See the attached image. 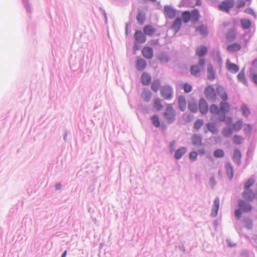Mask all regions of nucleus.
<instances>
[{
	"mask_svg": "<svg viewBox=\"0 0 257 257\" xmlns=\"http://www.w3.org/2000/svg\"><path fill=\"white\" fill-rule=\"evenodd\" d=\"M205 63L206 60L204 58H200L198 64L191 66L190 69L191 74L194 76H198L201 71L203 70Z\"/></svg>",
	"mask_w": 257,
	"mask_h": 257,
	"instance_id": "1",
	"label": "nucleus"
},
{
	"mask_svg": "<svg viewBox=\"0 0 257 257\" xmlns=\"http://www.w3.org/2000/svg\"><path fill=\"white\" fill-rule=\"evenodd\" d=\"M175 111L172 107L171 105H169L167 107L164 113V117L165 119L166 120L167 122L171 123L173 121V120L175 119Z\"/></svg>",
	"mask_w": 257,
	"mask_h": 257,
	"instance_id": "2",
	"label": "nucleus"
},
{
	"mask_svg": "<svg viewBox=\"0 0 257 257\" xmlns=\"http://www.w3.org/2000/svg\"><path fill=\"white\" fill-rule=\"evenodd\" d=\"M234 4L233 0H225L218 5V8L221 11L228 13L234 6Z\"/></svg>",
	"mask_w": 257,
	"mask_h": 257,
	"instance_id": "3",
	"label": "nucleus"
},
{
	"mask_svg": "<svg viewBox=\"0 0 257 257\" xmlns=\"http://www.w3.org/2000/svg\"><path fill=\"white\" fill-rule=\"evenodd\" d=\"M173 92L172 88L169 85L163 86L160 90L161 94L165 99H171L173 95Z\"/></svg>",
	"mask_w": 257,
	"mask_h": 257,
	"instance_id": "4",
	"label": "nucleus"
},
{
	"mask_svg": "<svg viewBox=\"0 0 257 257\" xmlns=\"http://www.w3.org/2000/svg\"><path fill=\"white\" fill-rule=\"evenodd\" d=\"M204 95L209 100H215L216 93L215 89L211 85L207 86L204 89Z\"/></svg>",
	"mask_w": 257,
	"mask_h": 257,
	"instance_id": "5",
	"label": "nucleus"
},
{
	"mask_svg": "<svg viewBox=\"0 0 257 257\" xmlns=\"http://www.w3.org/2000/svg\"><path fill=\"white\" fill-rule=\"evenodd\" d=\"M164 11L165 17L170 19L174 18L176 15V11L171 6H165Z\"/></svg>",
	"mask_w": 257,
	"mask_h": 257,
	"instance_id": "6",
	"label": "nucleus"
},
{
	"mask_svg": "<svg viewBox=\"0 0 257 257\" xmlns=\"http://www.w3.org/2000/svg\"><path fill=\"white\" fill-rule=\"evenodd\" d=\"M202 114H206L208 110V106L207 102L204 98L199 100L198 109Z\"/></svg>",
	"mask_w": 257,
	"mask_h": 257,
	"instance_id": "7",
	"label": "nucleus"
},
{
	"mask_svg": "<svg viewBox=\"0 0 257 257\" xmlns=\"http://www.w3.org/2000/svg\"><path fill=\"white\" fill-rule=\"evenodd\" d=\"M238 206L242 211L245 212H250L252 209L251 205L242 199L239 200Z\"/></svg>",
	"mask_w": 257,
	"mask_h": 257,
	"instance_id": "8",
	"label": "nucleus"
},
{
	"mask_svg": "<svg viewBox=\"0 0 257 257\" xmlns=\"http://www.w3.org/2000/svg\"><path fill=\"white\" fill-rule=\"evenodd\" d=\"M242 196L245 201H251L254 199L255 195L251 189H244Z\"/></svg>",
	"mask_w": 257,
	"mask_h": 257,
	"instance_id": "9",
	"label": "nucleus"
},
{
	"mask_svg": "<svg viewBox=\"0 0 257 257\" xmlns=\"http://www.w3.org/2000/svg\"><path fill=\"white\" fill-rule=\"evenodd\" d=\"M142 53L143 56L148 59H151L153 56V51L150 47H145L143 48Z\"/></svg>",
	"mask_w": 257,
	"mask_h": 257,
	"instance_id": "10",
	"label": "nucleus"
},
{
	"mask_svg": "<svg viewBox=\"0 0 257 257\" xmlns=\"http://www.w3.org/2000/svg\"><path fill=\"white\" fill-rule=\"evenodd\" d=\"M134 37L136 41L139 43H144L146 41L145 35L139 30H137L135 32Z\"/></svg>",
	"mask_w": 257,
	"mask_h": 257,
	"instance_id": "11",
	"label": "nucleus"
},
{
	"mask_svg": "<svg viewBox=\"0 0 257 257\" xmlns=\"http://www.w3.org/2000/svg\"><path fill=\"white\" fill-rule=\"evenodd\" d=\"M226 67L227 70L231 73H235L239 71L238 66L234 63H232L229 60L226 61Z\"/></svg>",
	"mask_w": 257,
	"mask_h": 257,
	"instance_id": "12",
	"label": "nucleus"
},
{
	"mask_svg": "<svg viewBox=\"0 0 257 257\" xmlns=\"http://www.w3.org/2000/svg\"><path fill=\"white\" fill-rule=\"evenodd\" d=\"M207 79L210 81H213L215 78L213 67L212 64H208L207 69Z\"/></svg>",
	"mask_w": 257,
	"mask_h": 257,
	"instance_id": "13",
	"label": "nucleus"
},
{
	"mask_svg": "<svg viewBox=\"0 0 257 257\" xmlns=\"http://www.w3.org/2000/svg\"><path fill=\"white\" fill-rule=\"evenodd\" d=\"M241 48V45L237 43H233L228 45L226 47V50L228 52L233 53L236 51H239Z\"/></svg>",
	"mask_w": 257,
	"mask_h": 257,
	"instance_id": "14",
	"label": "nucleus"
},
{
	"mask_svg": "<svg viewBox=\"0 0 257 257\" xmlns=\"http://www.w3.org/2000/svg\"><path fill=\"white\" fill-rule=\"evenodd\" d=\"M216 91L218 94L223 101H226L228 99L227 94L222 86L220 85L217 86Z\"/></svg>",
	"mask_w": 257,
	"mask_h": 257,
	"instance_id": "15",
	"label": "nucleus"
},
{
	"mask_svg": "<svg viewBox=\"0 0 257 257\" xmlns=\"http://www.w3.org/2000/svg\"><path fill=\"white\" fill-rule=\"evenodd\" d=\"M188 107L189 110L192 112H196L198 110V105L194 98H192L188 102Z\"/></svg>",
	"mask_w": 257,
	"mask_h": 257,
	"instance_id": "16",
	"label": "nucleus"
},
{
	"mask_svg": "<svg viewBox=\"0 0 257 257\" xmlns=\"http://www.w3.org/2000/svg\"><path fill=\"white\" fill-rule=\"evenodd\" d=\"M220 111L223 113H227L229 111L230 106L229 104L226 101H222L219 104Z\"/></svg>",
	"mask_w": 257,
	"mask_h": 257,
	"instance_id": "17",
	"label": "nucleus"
},
{
	"mask_svg": "<svg viewBox=\"0 0 257 257\" xmlns=\"http://www.w3.org/2000/svg\"><path fill=\"white\" fill-rule=\"evenodd\" d=\"M181 24V19L180 18H177L173 23L171 28L176 33L180 30Z\"/></svg>",
	"mask_w": 257,
	"mask_h": 257,
	"instance_id": "18",
	"label": "nucleus"
},
{
	"mask_svg": "<svg viewBox=\"0 0 257 257\" xmlns=\"http://www.w3.org/2000/svg\"><path fill=\"white\" fill-rule=\"evenodd\" d=\"M207 52V48L205 46H200L196 49V54L199 57L205 55Z\"/></svg>",
	"mask_w": 257,
	"mask_h": 257,
	"instance_id": "19",
	"label": "nucleus"
},
{
	"mask_svg": "<svg viewBox=\"0 0 257 257\" xmlns=\"http://www.w3.org/2000/svg\"><path fill=\"white\" fill-rule=\"evenodd\" d=\"M225 170L228 178L231 180L233 177V169L230 163L227 162L225 166Z\"/></svg>",
	"mask_w": 257,
	"mask_h": 257,
	"instance_id": "20",
	"label": "nucleus"
},
{
	"mask_svg": "<svg viewBox=\"0 0 257 257\" xmlns=\"http://www.w3.org/2000/svg\"><path fill=\"white\" fill-rule=\"evenodd\" d=\"M141 80L142 84L144 85H148L151 82V77L147 73H144L141 76Z\"/></svg>",
	"mask_w": 257,
	"mask_h": 257,
	"instance_id": "21",
	"label": "nucleus"
},
{
	"mask_svg": "<svg viewBox=\"0 0 257 257\" xmlns=\"http://www.w3.org/2000/svg\"><path fill=\"white\" fill-rule=\"evenodd\" d=\"M144 33L148 36L153 35L156 31L155 28L151 25H147L143 29Z\"/></svg>",
	"mask_w": 257,
	"mask_h": 257,
	"instance_id": "22",
	"label": "nucleus"
},
{
	"mask_svg": "<svg viewBox=\"0 0 257 257\" xmlns=\"http://www.w3.org/2000/svg\"><path fill=\"white\" fill-rule=\"evenodd\" d=\"M191 141L193 145L195 146L198 147L202 145V139L197 135H194L192 137Z\"/></svg>",
	"mask_w": 257,
	"mask_h": 257,
	"instance_id": "23",
	"label": "nucleus"
},
{
	"mask_svg": "<svg viewBox=\"0 0 257 257\" xmlns=\"http://www.w3.org/2000/svg\"><path fill=\"white\" fill-rule=\"evenodd\" d=\"M196 32H198L200 35L205 36L208 33L207 28L204 24H201L198 27L196 28Z\"/></svg>",
	"mask_w": 257,
	"mask_h": 257,
	"instance_id": "24",
	"label": "nucleus"
},
{
	"mask_svg": "<svg viewBox=\"0 0 257 257\" xmlns=\"http://www.w3.org/2000/svg\"><path fill=\"white\" fill-rule=\"evenodd\" d=\"M237 78L238 81L241 82L245 85H247V81L245 78L244 70L242 69L237 74Z\"/></svg>",
	"mask_w": 257,
	"mask_h": 257,
	"instance_id": "25",
	"label": "nucleus"
},
{
	"mask_svg": "<svg viewBox=\"0 0 257 257\" xmlns=\"http://www.w3.org/2000/svg\"><path fill=\"white\" fill-rule=\"evenodd\" d=\"M191 13V20L192 23L197 22L200 18L199 13L198 10H194Z\"/></svg>",
	"mask_w": 257,
	"mask_h": 257,
	"instance_id": "26",
	"label": "nucleus"
},
{
	"mask_svg": "<svg viewBox=\"0 0 257 257\" xmlns=\"http://www.w3.org/2000/svg\"><path fill=\"white\" fill-rule=\"evenodd\" d=\"M241 158V154L238 149H235L234 151L232 159L233 161L237 163L240 164Z\"/></svg>",
	"mask_w": 257,
	"mask_h": 257,
	"instance_id": "27",
	"label": "nucleus"
},
{
	"mask_svg": "<svg viewBox=\"0 0 257 257\" xmlns=\"http://www.w3.org/2000/svg\"><path fill=\"white\" fill-rule=\"evenodd\" d=\"M146 66V61L141 58H139L137 61L136 68L139 70H144Z\"/></svg>",
	"mask_w": 257,
	"mask_h": 257,
	"instance_id": "28",
	"label": "nucleus"
},
{
	"mask_svg": "<svg viewBox=\"0 0 257 257\" xmlns=\"http://www.w3.org/2000/svg\"><path fill=\"white\" fill-rule=\"evenodd\" d=\"M186 149L185 147H182L176 150L175 153V158L178 160L180 159L183 155L186 153Z\"/></svg>",
	"mask_w": 257,
	"mask_h": 257,
	"instance_id": "29",
	"label": "nucleus"
},
{
	"mask_svg": "<svg viewBox=\"0 0 257 257\" xmlns=\"http://www.w3.org/2000/svg\"><path fill=\"white\" fill-rule=\"evenodd\" d=\"M242 121L241 120H238L235 121L232 125V130L234 132L240 131L242 127Z\"/></svg>",
	"mask_w": 257,
	"mask_h": 257,
	"instance_id": "30",
	"label": "nucleus"
},
{
	"mask_svg": "<svg viewBox=\"0 0 257 257\" xmlns=\"http://www.w3.org/2000/svg\"><path fill=\"white\" fill-rule=\"evenodd\" d=\"M178 103L180 109L184 111L186 106V101L183 96H180L178 99Z\"/></svg>",
	"mask_w": 257,
	"mask_h": 257,
	"instance_id": "31",
	"label": "nucleus"
},
{
	"mask_svg": "<svg viewBox=\"0 0 257 257\" xmlns=\"http://www.w3.org/2000/svg\"><path fill=\"white\" fill-rule=\"evenodd\" d=\"M161 86V82L159 79L154 80L151 85V89L154 92H157Z\"/></svg>",
	"mask_w": 257,
	"mask_h": 257,
	"instance_id": "32",
	"label": "nucleus"
},
{
	"mask_svg": "<svg viewBox=\"0 0 257 257\" xmlns=\"http://www.w3.org/2000/svg\"><path fill=\"white\" fill-rule=\"evenodd\" d=\"M151 92L148 90L144 89L142 93V97L145 101H149L151 98Z\"/></svg>",
	"mask_w": 257,
	"mask_h": 257,
	"instance_id": "33",
	"label": "nucleus"
},
{
	"mask_svg": "<svg viewBox=\"0 0 257 257\" xmlns=\"http://www.w3.org/2000/svg\"><path fill=\"white\" fill-rule=\"evenodd\" d=\"M226 38L228 42L234 41L235 39V34L234 30H229L226 34Z\"/></svg>",
	"mask_w": 257,
	"mask_h": 257,
	"instance_id": "34",
	"label": "nucleus"
},
{
	"mask_svg": "<svg viewBox=\"0 0 257 257\" xmlns=\"http://www.w3.org/2000/svg\"><path fill=\"white\" fill-rule=\"evenodd\" d=\"M182 21L185 23H187L191 20V13L189 11H184L182 14Z\"/></svg>",
	"mask_w": 257,
	"mask_h": 257,
	"instance_id": "35",
	"label": "nucleus"
},
{
	"mask_svg": "<svg viewBox=\"0 0 257 257\" xmlns=\"http://www.w3.org/2000/svg\"><path fill=\"white\" fill-rule=\"evenodd\" d=\"M240 22L241 26L243 29H248L251 27V24L249 20L241 19Z\"/></svg>",
	"mask_w": 257,
	"mask_h": 257,
	"instance_id": "36",
	"label": "nucleus"
},
{
	"mask_svg": "<svg viewBox=\"0 0 257 257\" xmlns=\"http://www.w3.org/2000/svg\"><path fill=\"white\" fill-rule=\"evenodd\" d=\"M240 110L242 114L245 117L248 116L250 113V110L246 104H243L241 106Z\"/></svg>",
	"mask_w": 257,
	"mask_h": 257,
	"instance_id": "37",
	"label": "nucleus"
},
{
	"mask_svg": "<svg viewBox=\"0 0 257 257\" xmlns=\"http://www.w3.org/2000/svg\"><path fill=\"white\" fill-rule=\"evenodd\" d=\"M210 112L213 114H218L219 113L220 109L218 106L215 104H212L209 108Z\"/></svg>",
	"mask_w": 257,
	"mask_h": 257,
	"instance_id": "38",
	"label": "nucleus"
},
{
	"mask_svg": "<svg viewBox=\"0 0 257 257\" xmlns=\"http://www.w3.org/2000/svg\"><path fill=\"white\" fill-rule=\"evenodd\" d=\"M154 106L157 110H160L163 108L161 100L156 98L154 100Z\"/></svg>",
	"mask_w": 257,
	"mask_h": 257,
	"instance_id": "39",
	"label": "nucleus"
},
{
	"mask_svg": "<svg viewBox=\"0 0 257 257\" xmlns=\"http://www.w3.org/2000/svg\"><path fill=\"white\" fill-rule=\"evenodd\" d=\"M181 88L183 89L185 93H189L191 92L192 89V86L187 83H182L181 85Z\"/></svg>",
	"mask_w": 257,
	"mask_h": 257,
	"instance_id": "40",
	"label": "nucleus"
},
{
	"mask_svg": "<svg viewBox=\"0 0 257 257\" xmlns=\"http://www.w3.org/2000/svg\"><path fill=\"white\" fill-rule=\"evenodd\" d=\"M243 222L244 224V226L246 228L248 229L252 228L253 226V222L251 219H250L249 218H247L245 219H244Z\"/></svg>",
	"mask_w": 257,
	"mask_h": 257,
	"instance_id": "41",
	"label": "nucleus"
},
{
	"mask_svg": "<svg viewBox=\"0 0 257 257\" xmlns=\"http://www.w3.org/2000/svg\"><path fill=\"white\" fill-rule=\"evenodd\" d=\"M208 130L213 134H216L217 132V130L214 124L211 123H208L206 124Z\"/></svg>",
	"mask_w": 257,
	"mask_h": 257,
	"instance_id": "42",
	"label": "nucleus"
},
{
	"mask_svg": "<svg viewBox=\"0 0 257 257\" xmlns=\"http://www.w3.org/2000/svg\"><path fill=\"white\" fill-rule=\"evenodd\" d=\"M219 199L218 198H216L214 201L213 204V209L215 211V212L213 214V216H216L217 214V212L219 209Z\"/></svg>",
	"mask_w": 257,
	"mask_h": 257,
	"instance_id": "43",
	"label": "nucleus"
},
{
	"mask_svg": "<svg viewBox=\"0 0 257 257\" xmlns=\"http://www.w3.org/2000/svg\"><path fill=\"white\" fill-rule=\"evenodd\" d=\"M232 130L230 128H224L222 131V134L225 137H228L232 135Z\"/></svg>",
	"mask_w": 257,
	"mask_h": 257,
	"instance_id": "44",
	"label": "nucleus"
},
{
	"mask_svg": "<svg viewBox=\"0 0 257 257\" xmlns=\"http://www.w3.org/2000/svg\"><path fill=\"white\" fill-rule=\"evenodd\" d=\"M137 19L140 24H143L145 20V16L144 14L140 12L137 15Z\"/></svg>",
	"mask_w": 257,
	"mask_h": 257,
	"instance_id": "45",
	"label": "nucleus"
},
{
	"mask_svg": "<svg viewBox=\"0 0 257 257\" xmlns=\"http://www.w3.org/2000/svg\"><path fill=\"white\" fill-rule=\"evenodd\" d=\"M243 138L239 135H235L233 137V142L234 144L240 145L242 143Z\"/></svg>",
	"mask_w": 257,
	"mask_h": 257,
	"instance_id": "46",
	"label": "nucleus"
},
{
	"mask_svg": "<svg viewBox=\"0 0 257 257\" xmlns=\"http://www.w3.org/2000/svg\"><path fill=\"white\" fill-rule=\"evenodd\" d=\"M254 183V180L252 179H249L247 182L244 184V189H250V187Z\"/></svg>",
	"mask_w": 257,
	"mask_h": 257,
	"instance_id": "47",
	"label": "nucleus"
},
{
	"mask_svg": "<svg viewBox=\"0 0 257 257\" xmlns=\"http://www.w3.org/2000/svg\"><path fill=\"white\" fill-rule=\"evenodd\" d=\"M224 153L222 149H217L214 152V156L215 158H221L224 156Z\"/></svg>",
	"mask_w": 257,
	"mask_h": 257,
	"instance_id": "48",
	"label": "nucleus"
},
{
	"mask_svg": "<svg viewBox=\"0 0 257 257\" xmlns=\"http://www.w3.org/2000/svg\"><path fill=\"white\" fill-rule=\"evenodd\" d=\"M151 120L153 124L156 127H159L160 126V121L159 118L156 115H153L151 117Z\"/></svg>",
	"mask_w": 257,
	"mask_h": 257,
	"instance_id": "49",
	"label": "nucleus"
},
{
	"mask_svg": "<svg viewBox=\"0 0 257 257\" xmlns=\"http://www.w3.org/2000/svg\"><path fill=\"white\" fill-rule=\"evenodd\" d=\"M203 121L202 119H197L194 123V127L196 130L199 129L203 125Z\"/></svg>",
	"mask_w": 257,
	"mask_h": 257,
	"instance_id": "50",
	"label": "nucleus"
},
{
	"mask_svg": "<svg viewBox=\"0 0 257 257\" xmlns=\"http://www.w3.org/2000/svg\"><path fill=\"white\" fill-rule=\"evenodd\" d=\"M252 128L250 124H246L244 125V128H243V132L246 134H250L252 131Z\"/></svg>",
	"mask_w": 257,
	"mask_h": 257,
	"instance_id": "51",
	"label": "nucleus"
},
{
	"mask_svg": "<svg viewBox=\"0 0 257 257\" xmlns=\"http://www.w3.org/2000/svg\"><path fill=\"white\" fill-rule=\"evenodd\" d=\"M198 153L195 151H193L190 153L189 155V159L192 161H194L196 160L197 157Z\"/></svg>",
	"mask_w": 257,
	"mask_h": 257,
	"instance_id": "52",
	"label": "nucleus"
},
{
	"mask_svg": "<svg viewBox=\"0 0 257 257\" xmlns=\"http://www.w3.org/2000/svg\"><path fill=\"white\" fill-rule=\"evenodd\" d=\"M244 12L253 16L254 17H256L255 12H254L253 9L251 8L246 9L244 11Z\"/></svg>",
	"mask_w": 257,
	"mask_h": 257,
	"instance_id": "53",
	"label": "nucleus"
},
{
	"mask_svg": "<svg viewBox=\"0 0 257 257\" xmlns=\"http://www.w3.org/2000/svg\"><path fill=\"white\" fill-rule=\"evenodd\" d=\"M245 6V2L243 0H239L237 2L236 8L240 9L244 7Z\"/></svg>",
	"mask_w": 257,
	"mask_h": 257,
	"instance_id": "54",
	"label": "nucleus"
},
{
	"mask_svg": "<svg viewBox=\"0 0 257 257\" xmlns=\"http://www.w3.org/2000/svg\"><path fill=\"white\" fill-rule=\"evenodd\" d=\"M250 76L253 82L257 85V73H252Z\"/></svg>",
	"mask_w": 257,
	"mask_h": 257,
	"instance_id": "55",
	"label": "nucleus"
},
{
	"mask_svg": "<svg viewBox=\"0 0 257 257\" xmlns=\"http://www.w3.org/2000/svg\"><path fill=\"white\" fill-rule=\"evenodd\" d=\"M235 215L237 219H239L241 217V209H237L235 211Z\"/></svg>",
	"mask_w": 257,
	"mask_h": 257,
	"instance_id": "56",
	"label": "nucleus"
},
{
	"mask_svg": "<svg viewBox=\"0 0 257 257\" xmlns=\"http://www.w3.org/2000/svg\"><path fill=\"white\" fill-rule=\"evenodd\" d=\"M159 59L162 62L168 61V60L167 58H165L163 56H160Z\"/></svg>",
	"mask_w": 257,
	"mask_h": 257,
	"instance_id": "57",
	"label": "nucleus"
},
{
	"mask_svg": "<svg viewBox=\"0 0 257 257\" xmlns=\"http://www.w3.org/2000/svg\"><path fill=\"white\" fill-rule=\"evenodd\" d=\"M231 122H232V118H231V117H228V118H227L226 122H225L226 124H229Z\"/></svg>",
	"mask_w": 257,
	"mask_h": 257,
	"instance_id": "58",
	"label": "nucleus"
},
{
	"mask_svg": "<svg viewBox=\"0 0 257 257\" xmlns=\"http://www.w3.org/2000/svg\"><path fill=\"white\" fill-rule=\"evenodd\" d=\"M252 65L254 67H257V59H255L252 62Z\"/></svg>",
	"mask_w": 257,
	"mask_h": 257,
	"instance_id": "59",
	"label": "nucleus"
},
{
	"mask_svg": "<svg viewBox=\"0 0 257 257\" xmlns=\"http://www.w3.org/2000/svg\"><path fill=\"white\" fill-rule=\"evenodd\" d=\"M196 1V5L197 6H200L201 4V1L200 0H195Z\"/></svg>",
	"mask_w": 257,
	"mask_h": 257,
	"instance_id": "60",
	"label": "nucleus"
},
{
	"mask_svg": "<svg viewBox=\"0 0 257 257\" xmlns=\"http://www.w3.org/2000/svg\"><path fill=\"white\" fill-rule=\"evenodd\" d=\"M199 153L200 154L203 155L205 153V151L204 149H200L199 150Z\"/></svg>",
	"mask_w": 257,
	"mask_h": 257,
	"instance_id": "61",
	"label": "nucleus"
},
{
	"mask_svg": "<svg viewBox=\"0 0 257 257\" xmlns=\"http://www.w3.org/2000/svg\"><path fill=\"white\" fill-rule=\"evenodd\" d=\"M61 184H58L56 185V189H57V190H59L61 188Z\"/></svg>",
	"mask_w": 257,
	"mask_h": 257,
	"instance_id": "62",
	"label": "nucleus"
},
{
	"mask_svg": "<svg viewBox=\"0 0 257 257\" xmlns=\"http://www.w3.org/2000/svg\"><path fill=\"white\" fill-rule=\"evenodd\" d=\"M67 253V250H65L63 252L61 257H66Z\"/></svg>",
	"mask_w": 257,
	"mask_h": 257,
	"instance_id": "63",
	"label": "nucleus"
},
{
	"mask_svg": "<svg viewBox=\"0 0 257 257\" xmlns=\"http://www.w3.org/2000/svg\"><path fill=\"white\" fill-rule=\"evenodd\" d=\"M221 121H225V116H224L222 119H221Z\"/></svg>",
	"mask_w": 257,
	"mask_h": 257,
	"instance_id": "64",
	"label": "nucleus"
}]
</instances>
